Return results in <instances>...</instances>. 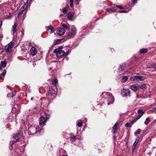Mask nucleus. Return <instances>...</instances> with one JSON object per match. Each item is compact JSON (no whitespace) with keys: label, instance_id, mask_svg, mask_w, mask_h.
<instances>
[{"label":"nucleus","instance_id":"obj_43","mask_svg":"<svg viewBox=\"0 0 156 156\" xmlns=\"http://www.w3.org/2000/svg\"><path fill=\"white\" fill-rule=\"evenodd\" d=\"M151 66L153 67L156 69V63L152 64Z\"/></svg>","mask_w":156,"mask_h":156},{"label":"nucleus","instance_id":"obj_44","mask_svg":"<svg viewBox=\"0 0 156 156\" xmlns=\"http://www.w3.org/2000/svg\"><path fill=\"white\" fill-rule=\"evenodd\" d=\"M137 1L138 0H132L133 4H134L135 3H136Z\"/></svg>","mask_w":156,"mask_h":156},{"label":"nucleus","instance_id":"obj_35","mask_svg":"<svg viewBox=\"0 0 156 156\" xmlns=\"http://www.w3.org/2000/svg\"><path fill=\"white\" fill-rule=\"evenodd\" d=\"M70 52V50H69L67 51L66 52V53H65L64 55V57H66Z\"/></svg>","mask_w":156,"mask_h":156},{"label":"nucleus","instance_id":"obj_4","mask_svg":"<svg viewBox=\"0 0 156 156\" xmlns=\"http://www.w3.org/2000/svg\"><path fill=\"white\" fill-rule=\"evenodd\" d=\"M13 47V45L12 42H10L5 47V49L7 52H11L12 49Z\"/></svg>","mask_w":156,"mask_h":156},{"label":"nucleus","instance_id":"obj_9","mask_svg":"<svg viewBox=\"0 0 156 156\" xmlns=\"http://www.w3.org/2000/svg\"><path fill=\"white\" fill-rule=\"evenodd\" d=\"M30 52L31 54L33 56H34L36 54H37V49L34 47H32L30 49Z\"/></svg>","mask_w":156,"mask_h":156},{"label":"nucleus","instance_id":"obj_22","mask_svg":"<svg viewBox=\"0 0 156 156\" xmlns=\"http://www.w3.org/2000/svg\"><path fill=\"white\" fill-rule=\"evenodd\" d=\"M17 25L16 23H14V25L12 26V35H14L15 32L16 31V27Z\"/></svg>","mask_w":156,"mask_h":156},{"label":"nucleus","instance_id":"obj_18","mask_svg":"<svg viewBox=\"0 0 156 156\" xmlns=\"http://www.w3.org/2000/svg\"><path fill=\"white\" fill-rule=\"evenodd\" d=\"M67 18L70 20H73V14L72 12H69L67 14Z\"/></svg>","mask_w":156,"mask_h":156},{"label":"nucleus","instance_id":"obj_7","mask_svg":"<svg viewBox=\"0 0 156 156\" xmlns=\"http://www.w3.org/2000/svg\"><path fill=\"white\" fill-rule=\"evenodd\" d=\"M130 91L129 89H123L121 90V94L123 97H126L129 95Z\"/></svg>","mask_w":156,"mask_h":156},{"label":"nucleus","instance_id":"obj_27","mask_svg":"<svg viewBox=\"0 0 156 156\" xmlns=\"http://www.w3.org/2000/svg\"><path fill=\"white\" fill-rule=\"evenodd\" d=\"M7 64V62L5 61H4L1 62V66L3 67H6Z\"/></svg>","mask_w":156,"mask_h":156},{"label":"nucleus","instance_id":"obj_23","mask_svg":"<svg viewBox=\"0 0 156 156\" xmlns=\"http://www.w3.org/2000/svg\"><path fill=\"white\" fill-rule=\"evenodd\" d=\"M62 39H55L53 45H56L59 44L60 42H61Z\"/></svg>","mask_w":156,"mask_h":156},{"label":"nucleus","instance_id":"obj_32","mask_svg":"<svg viewBox=\"0 0 156 156\" xmlns=\"http://www.w3.org/2000/svg\"><path fill=\"white\" fill-rule=\"evenodd\" d=\"M146 87V85L145 84H144L143 85H141L140 86H139V89L141 88V89H143Z\"/></svg>","mask_w":156,"mask_h":156},{"label":"nucleus","instance_id":"obj_40","mask_svg":"<svg viewBox=\"0 0 156 156\" xmlns=\"http://www.w3.org/2000/svg\"><path fill=\"white\" fill-rule=\"evenodd\" d=\"M140 118L139 117L137 116V117H136V118L134 119L133 120L134 121V122H136V121L138 120Z\"/></svg>","mask_w":156,"mask_h":156},{"label":"nucleus","instance_id":"obj_17","mask_svg":"<svg viewBox=\"0 0 156 156\" xmlns=\"http://www.w3.org/2000/svg\"><path fill=\"white\" fill-rule=\"evenodd\" d=\"M76 31L75 30H74L73 28L71 29V31L70 32H69L67 36L69 37H71L73 35H75L76 34Z\"/></svg>","mask_w":156,"mask_h":156},{"label":"nucleus","instance_id":"obj_14","mask_svg":"<svg viewBox=\"0 0 156 156\" xmlns=\"http://www.w3.org/2000/svg\"><path fill=\"white\" fill-rule=\"evenodd\" d=\"M46 121V120L44 117L43 116L40 117L39 119V124L41 125L44 124Z\"/></svg>","mask_w":156,"mask_h":156},{"label":"nucleus","instance_id":"obj_34","mask_svg":"<svg viewBox=\"0 0 156 156\" xmlns=\"http://www.w3.org/2000/svg\"><path fill=\"white\" fill-rule=\"evenodd\" d=\"M45 117L46 118V120H48L50 118V115L49 114L46 113H45Z\"/></svg>","mask_w":156,"mask_h":156},{"label":"nucleus","instance_id":"obj_38","mask_svg":"<svg viewBox=\"0 0 156 156\" xmlns=\"http://www.w3.org/2000/svg\"><path fill=\"white\" fill-rule=\"evenodd\" d=\"M77 125L79 127H80L82 126L83 123L81 122H79L78 123Z\"/></svg>","mask_w":156,"mask_h":156},{"label":"nucleus","instance_id":"obj_16","mask_svg":"<svg viewBox=\"0 0 156 156\" xmlns=\"http://www.w3.org/2000/svg\"><path fill=\"white\" fill-rule=\"evenodd\" d=\"M119 124L118 123H116L114 126L112 127V131H113V133H115L117 131V126Z\"/></svg>","mask_w":156,"mask_h":156},{"label":"nucleus","instance_id":"obj_29","mask_svg":"<svg viewBox=\"0 0 156 156\" xmlns=\"http://www.w3.org/2000/svg\"><path fill=\"white\" fill-rule=\"evenodd\" d=\"M128 79L127 76H123L122 78V82H126L127 80Z\"/></svg>","mask_w":156,"mask_h":156},{"label":"nucleus","instance_id":"obj_8","mask_svg":"<svg viewBox=\"0 0 156 156\" xmlns=\"http://www.w3.org/2000/svg\"><path fill=\"white\" fill-rule=\"evenodd\" d=\"M49 100L48 99L43 98L41 102V105L44 107H46L48 106L49 105Z\"/></svg>","mask_w":156,"mask_h":156},{"label":"nucleus","instance_id":"obj_47","mask_svg":"<svg viewBox=\"0 0 156 156\" xmlns=\"http://www.w3.org/2000/svg\"><path fill=\"white\" fill-rule=\"evenodd\" d=\"M4 51V49L2 48H0V52L1 53H2Z\"/></svg>","mask_w":156,"mask_h":156},{"label":"nucleus","instance_id":"obj_57","mask_svg":"<svg viewBox=\"0 0 156 156\" xmlns=\"http://www.w3.org/2000/svg\"><path fill=\"white\" fill-rule=\"evenodd\" d=\"M114 138L115 139H116V137H115V136H114Z\"/></svg>","mask_w":156,"mask_h":156},{"label":"nucleus","instance_id":"obj_5","mask_svg":"<svg viewBox=\"0 0 156 156\" xmlns=\"http://www.w3.org/2000/svg\"><path fill=\"white\" fill-rule=\"evenodd\" d=\"M146 79V77L144 76H134L132 78L133 81L136 80V81H143Z\"/></svg>","mask_w":156,"mask_h":156},{"label":"nucleus","instance_id":"obj_15","mask_svg":"<svg viewBox=\"0 0 156 156\" xmlns=\"http://www.w3.org/2000/svg\"><path fill=\"white\" fill-rule=\"evenodd\" d=\"M126 67V65L125 63H122V64L119 65V71H122Z\"/></svg>","mask_w":156,"mask_h":156},{"label":"nucleus","instance_id":"obj_52","mask_svg":"<svg viewBox=\"0 0 156 156\" xmlns=\"http://www.w3.org/2000/svg\"><path fill=\"white\" fill-rule=\"evenodd\" d=\"M74 2V0H70V3H73Z\"/></svg>","mask_w":156,"mask_h":156},{"label":"nucleus","instance_id":"obj_25","mask_svg":"<svg viewBox=\"0 0 156 156\" xmlns=\"http://www.w3.org/2000/svg\"><path fill=\"white\" fill-rule=\"evenodd\" d=\"M46 28H47V30H51V31H53L54 30V27L51 25L48 27H46Z\"/></svg>","mask_w":156,"mask_h":156},{"label":"nucleus","instance_id":"obj_20","mask_svg":"<svg viewBox=\"0 0 156 156\" xmlns=\"http://www.w3.org/2000/svg\"><path fill=\"white\" fill-rule=\"evenodd\" d=\"M137 113L138 114H140L138 116L140 118L142 115L144 114V112L143 111V109H139L137 111Z\"/></svg>","mask_w":156,"mask_h":156},{"label":"nucleus","instance_id":"obj_2","mask_svg":"<svg viewBox=\"0 0 156 156\" xmlns=\"http://www.w3.org/2000/svg\"><path fill=\"white\" fill-rule=\"evenodd\" d=\"M62 46H60L55 49L53 51L54 53L56 54V55L58 58H60L62 57H64L65 52L62 50Z\"/></svg>","mask_w":156,"mask_h":156},{"label":"nucleus","instance_id":"obj_31","mask_svg":"<svg viewBox=\"0 0 156 156\" xmlns=\"http://www.w3.org/2000/svg\"><path fill=\"white\" fill-rule=\"evenodd\" d=\"M150 122V119L149 118H147L145 121L144 122V124L145 125H147Z\"/></svg>","mask_w":156,"mask_h":156},{"label":"nucleus","instance_id":"obj_49","mask_svg":"<svg viewBox=\"0 0 156 156\" xmlns=\"http://www.w3.org/2000/svg\"><path fill=\"white\" fill-rule=\"evenodd\" d=\"M2 24V21L1 20H0V28L1 27Z\"/></svg>","mask_w":156,"mask_h":156},{"label":"nucleus","instance_id":"obj_3","mask_svg":"<svg viewBox=\"0 0 156 156\" xmlns=\"http://www.w3.org/2000/svg\"><path fill=\"white\" fill-rule=\"evenodd\" d=\"M106 94L107 96L108 97V100L107 101L108 104H111L114 101V97L112 96V94L110 93L107 92Z\"/></svg>","mask_w":156,"mask_h":156},{"label":"nucleus","instance_id":"obj_51","mask_svg":"<svg viewBox=\"0 0 156 156\" xmlns=\"http://www.w3.org/2000/svg\"><path fill=\"white\" fill-rule=\"evenodd\" d=\"M10 142L13 144H14L16 142V141H14L13 140L11 141Z\"/></svg>","mask_w":156,"mask_h":156},{"label":"nucleus","instance_id":"obj_11","mask_svg":"<svg viewBox=\"0 0 156 156\" xmlns=\"http://www.w3.org/2000/svg\"><path fill=\"white\" fill-rule=\"evenodd\" d=\"M65 32V29L64 28H60L57 31V34L60 36L63 35Z\"/></svg>","mask_w":156,"mask_h":156},{"label":"nucleus","instance_id":"obj_50","mask_svg":"<svg viewBox=\"0 0 156 156\" xmlns=\"http://www.w3.org/2000/svg\"><path fill=\"white\" fill-rule=\"evenodd\" d=\"M70 7L71 8H72L73 7V3H70Z\"/></svg>","mask_w":156,"mask_h":156},{"label":"nucleus","instance_id":"obj_10","mask_svg":"<svg viewBox=\"0 0 156 156\" xmlns=\"http://www.w3.org/2000/svg\"><path fill=\"white\" fill-rule=\"evenodd\" d=\"M139 137H137L134 142L133 144L132 147V153H133L134 149L136 147L137 144H138V142H139Z\"/></svg>","mask_w":156,"mask_h":156},{"label":"nucleus","instance_id":"obj_46","mask_svg":"<svg viewBox=\"0 0 156 156\" xmlns=\"http://www.w3.org/2000/svg\"><path fill=\"white\" fill-rule=\"evenodd\" d=\"M130 124H131V125H133V124H134V123H135V122H134V121H133V120H132L130 122Z\"/></svg>","mask_w":156,"mask_h":156},{"label":"nucleus","instance_id":"obj_41","mask_svg":"<svg viewBox=\"0 0 156 156\" xmlns=\"http://www.w3.org/2000/svg\"><path fill=\"white\" fill-rule=\"evenodd\" d=\"M21 137H18L16 139V142H20V141H21Z\"/></svg>","mask_w":156,"mask_h":156},{"label":"nucleus","instance_id":"obj_48","mask_svg":"<svg viewBox=\"0 0 156 156\" xmlns=\"http://www.w3.org/2000/svg\"><path fill=\"white\" fill-rule=\"evenodd\" d=\"M126 139H127V142H126V145H127L128 144V140H129V136H128V137L127 138V137H126Z\"/></svg>","mask_w":156,"mask_h":156},{"label":"nucleus","instance_id":"obj_12","mask_svg":"<svg viewBox=\"0 0 156 156\" xmlns=\"http://www.w3.org/2000/svg\"><path fill=\"white\" fill-rule=\"evenodd\" d=\"M130 87L131 89L135 91L139 89V85L137 84H133L130 86Z\"/></svg>","mask_w":156,"mask_h":156},{"label":"nucleus","instance_id":"obj_56","mask_svg":"<svg viewBox=\"0 0 156 156\" xmlns=\"http://www.w3.org/2000/svg\"><path fill=\"white\" fill-rule=\"evenodd\" d=\"M2 69V67H0V70H1Z\"/></svg>","mask_w":156,"mask_h":156},{"label":"nucleus","instance_id":"obj_58","mask_svg":"<svg viewBox=\"0 0 156 156\" xmlns=\"http://www.w3.org/2000/svg\"><path fill=\"white\" fill-rule=\"evenodd\" d=\"M62 156H67L65 155H63Z\"/></svg>","mask_w":156,"mask_h":156},{"label":"nucleus","instance_id":"obj_21","mask_svg":"<svg viewBox=\"0 0 156 156\" xmlns=\"http://www.w3.org/2000/svg\"><path fill=\"white\" fill-rule=\"evenodd\" d=\"M68 8H69V6L68 5H67L65 7L63 8L62 9H61V11L64 13H66L68 11L67 9Z\"/></svg>","mask_w":156,"mask_h":156},{"label":"nucleus","instance_id":"obj_59","mask_svg":"<svg viewBox=\"0 0 156 156\" xmlns=\"http://www.w3.org/2000/svg\"><path fill=\"white\" fill-rule=\"evenodd\" d=\"M117 156H119V155H117Z\"/></svg>","mask_w":156,"mask_h":156},{"label":"nucleus","instance_id":"obj_24","mask_svg":"<svg viewBox=\"0 0 156 156\" xmlns=\"http://www.w3.org/2000/svg\"><path fill=\"white\" fill-rule=\"evenodd\" d=\"M54 92V90L51 88L49 90L48 93L49 95L51 94L52 96H54V94H55Z\"/></svg>","mask_w":156,"mask_h":156},{"label":"nucleus","instance_id":"obj_55","mask_svg":"<svg viewBox=\"0 0 156 156\" xmlns=\"http://www.w3.org/2000/svg\"><path fill=\"white\" fill-rule=\"evenodd\" d=\"M154 110L156 111V107L153 108Z\"/></svg>","mask_w":156,"mask_h":156},{"label":"nucleus","instance_id":"obj_13","mask_svg":"<svg viewBox=\"0 0 156 156\" xmlns=\"http://www.w3.org/2000/svg\"><path fill=\"white\" fill-rule=\"evenodd\" d=\"M23 134V132L21 131H20L17 133L14 134L13 136V138H16L19 136H22Z\"/></svg>","mask_w":156,"mask_h":156},{"label":"nucleus","instance_id":"obj_54","mask_svg":"<svg viewBox=\"0 0 156 156\" xmlns=\"http://www.w3.org/2000/svg\"><path fill=\"white\" fill-rule=\"evenodd\" d=\"M3 37V35L2 34H1V35H0V37L2 38V37Z\"/></svg>","mask_w":156,"mask_h":156},{"label":"nucleus","instance_id":"obj_60","mask_svg":"<svg viewBox=\"0 0 156 156\" xmlns=\"http://www.w3.org/2000/svg\"><path fill=\"white\" fill-rule=\"evenodd\" d=\"M103 94V93H102V94L101 95H102Z\"/></svg>","mask_w":156,"mask_h":156},{"label":"nucleus","instance_id":"obj_1","mask_svg":"<svg viewBox=\"0 0 156 156\" xmlns=\"http://www.w3.org/2000/svg\"><path fill=\"white\" fill-rule=\"evenodd\" d=\"M117 7H118L120 9H122V10H118V9L117 8H116L114 9H112L111 8H108L106 9V10L107 11L110 13H112L113 12H118L119 13H127L128 12V11L126 10H124V8L123 7L122 5H115Z\"/></svg>","mask_w":156,"mask_h":156},{"label":"nucleus","instance_id":"obj_37","mask_svg":"<svg viewBox=\"0 0 156 156\" xmlns=\"http://www.w3.org/2000/svg\"><path fill=\"white\" fill-rule=\"evenodd\" d=\"M130 122H127L125 125V126L126 127H131V125H130Z\"/></svg>","mask_w":156,"mask_h":156},{"label":"nucleus","instance_id":"obj_39","mask_svg":"<svg viewBox=\"0 0 156 156\" xmlns=\"http://www.w3.org/2000/svg\"><path fill=\"white\" fill-rule=\"evenodd\" d=\"M32 2L31 0H27V1L25 3H27L28 5V4H30Z\"/></svg>","mask_w":156,"mask_h":156},{"label":"nucleus","instance_id":"obj_45","mask_svg":"<svg viewBox=\"0 0 156 156\" xmlns=\"http://www.w3.org/2000/svg\"><path fill=\"white\" fill-rule=\"evenodd\" d=\"M13 146H10H10L9 147V149L11 151L13 149Z\"/></svg>","mask_w":156,"mask_h":156},{"label":"nucleus","instance_id":"obj_26","mask_svg":"<svg viewBox=\"0 0 156 156\" xmlns=\"http://www.w3.org/2000/svg\"><path fill=\"white\" fill-rule=\"evenodd\" d=\"M6 71L5 70H4L3 72L0 75V79H3L2 77H4L6 73Z\"/></svg>","mask_w":156,"mask_h":156},{"label":"nucleus","instance_id":"obj_53","mask_svg":"<svg viewBox=\"0 0 156 156\" xmlns=\"http://www.w3.org/2000/svg\"><path fill=\"white\" fill-rule=\"evenodd\" d=\"M14 144H13L12 143V142H10V143H9V145H10V146H13V145Z\"/></svg>","mask_w":156,"mask_h":156},{"label":"nucleus","instance_id":"obj_28","mask_svg":"<svg viewBox=\"0 0 156 156\" xmlns=\"http://www.w3.org/2000/svg\"><path fill=\"white\" fill-rule=\"evenodd\" d=\"M141 130L140 129H138L134 133V135L137 136L138 134H139L141 132Z\"/></svg>","mask_w":156,"mask_h":156},{"label":"nucleus","instance_id":"obj_33","mask_svg":"<svg viewBox=\"0 0 156 156\" xmlns=\"http://www.w3.org/2000/svg\"><path fill=\"white\" fill-rule=\"evenodd\" d=\"M62 27H63V28H64H64L66 29H69V27L65 23H63L62 24Z\"/></svg>","mask_w":156,"mask_h":156},{"label":"nucleus","instance_id":"obj_30","mask_svg":"<svg viewBox=\"0 0 156 156\" xmlns=\"http://www.w3.org/2000/svg\"><path fill=\"white\" fill-rule=\"evenodd\" d=\"M76 140V137L74 135H73V136L70 137V141H71L73 142V141H75Z\"/></svg>","mask_w":156,"mask_h":156},{"label":"nucleus","instance_id":"obj_19","mask_svg":"<svg viewBox=\"0 0 156 156\" xmlns=\"http://www.w3.org/2000/svg\"><path fill=\"white\" fill-rule=\"evenodd\" d=\"M148 49L146 48H144L141 49L139 51L140 54H145L148 51Z\"/></svg>","mask_w":156,"mask_h":156},{"label":"nucleus","instance_id":"obj_6","mask_svg":"<svg viewBox=\"0 0 156 156\" xmlns=\"http://www.w3.org/2000/svg\"><path fill=\"white\" fill-rule=\"evenodd\" d=\"M28 7V5L27 3L24 4L20 10L18 12L17 14L20 15L22 14L23 12Z\"/></svg>","mask_w":156,"mask_h":156},{"label":"nucleus","instance_id":"obj_36","mask_svg":"<svg viewBox=\"0 0 156 156\" xmlns=\"http://www.w3.org/2000/svg\"><path fill=\"white\" fill-rule=\"evenodd\" d=\"M58 82V81L56 79H55L54 80L52 81V83L53 85H56L57 83Z\"/></svg>","mask_w":156,"mask_h":156},{"label":"nucleus","instance_id":"obj_42","mask_svg":"<svg viewBox=\"0 0 156 156\" xmlns=\"http://www.w3.org/2000/svg\"><path fill=\"white\" fill-rule=\"evenodd\" d=\"M16 92L15 91H14L12 92V97H13L14 96H15L16 94Z\"/></svg>","mask_w":156,"mask_h":156}]
</instances>
